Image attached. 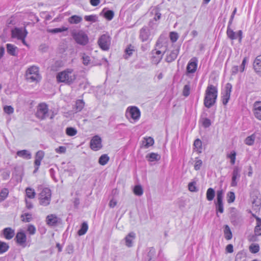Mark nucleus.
<instances>
[{
  "label": "nucleus",
  "instance_id": "6",
  "mask_svg": "<svg viewBox=\"0 0 261 261\" xmlns=\"http://www.w3.org/2000/svg\"><path fill=\"white\" fill-rule=\"evenodd\" d=\"M51 191L48 188L43 189L39 194V203L43 206H47L49 204L51 200Z\"/></svg>",
  "mask_w": 261,
  "mask_h": 261
},
{
  "label": "nucleus",
  "instance_id": "52",
  "mask_svg": "<svg viewBox=\"0 0 261 261\" xmlns=\"http://www.w3.org/2000/svg\"><path fill=\"white\" fill-rule=\"evenodd\" d=\"M222 103L224 105H226L230 99V95L228 94H225V93H224L222 92Z\"/></svg>",
  "mask_w": 261,
  "mask_h": 261
},
{
  "label": "nucleus",
  "instance_id": "33",
  "mask_svg": "<svg viewBox=\"0 0 261 261\" xmlns=\"http://www.w3.org/2000/svg\"><path fill=\"white\" fill-rule=\"evenodd\" d=\"M88 229V225L87 222H84L82 224L81 228L78 231V234L79 236H83L85 234L87 231Z\"/></svg>",
  "mask_w": 261,
  "mask_h": 261
},
{
  "label": "nucleus",
  "instance_id": "44",
  "mask_svg": "<svg viewBox=\"0 0 261 261\" xmlns=\"http://www.w3.org/2000/svg\"><path fill=\"white\" fill-rule=\"evenodd\" d=\"M8 190L6 188L3 189L0 192V201H4L8 196Z\"/></svg>",
  "mask_w": 261,
  "mask_h": 261
},
{
  "label": "nucleus",
  "instance_id": "48",
  "mask_svg": "<svg viewBox=\"0 0 261 261\" xmlns=\"http://www.w3.org/2000/svg\"><path fill=\"white\" fill-rule=\"evenodd\" d=\"M84 19L86 21L95 22L97 20V16L96 15H86Z\"/></svg>",
  "mask_w": 261,
  "mask_h": 261
},
{
  "label": "nucleus",
  "instance_id": "60",
  "mask_svg": "<svg viewBox=\"0 0 261 261\" xmlns=\"http://www.w3.org/2000/svg\"><path fill=\"white\" fill-rule=\"evenodd\" d=\"M4 111L8 114H11L14 112V109L10 106H7L4 108Z\"/></svg>",
  "mask_w": 261,
  "mask_h": 261
},
{
  "label": "nucleus",
  "instance_id": "5",
  "mask_svg": "<svg viewBox=\"0 0 261 261\" xmlns=\"http://www.w3.org/2000/svg\"><path fill=\"white\" fill-rule=\"evenodd\" d=\"M56 114L52 112L51 114L48 111L47 106L45 103H40L38 106V110L36 112V116L41 119H44L49 117L50 119L54 118Z\"/></svg>",
  "mask_w": 261,
  "mask_h": 261
},
{
  "label": "nucleus",
  "instance_id": "51",
  "mask_svg": "<svg viewBox=\"0 0 261 261\" xmlns=\"http://www.w3.org/2000/svg\"><path fill=\"white\" fill-rule=\"evenodd\" d=\"M232 87V86L230 83H227L225 86L224 89L223 91L222 92V93L230 95V93L231 92Z\"/></svg>",
  "mask_w": 261,
  "mask_h": 261
},
{
  "label": "nucleus",
  "instance_id": "31",
  "mask_svg": "<svg viewBox=\"0 0 261 261\" xmlns=\"http://www.w3.org/2000/svg\"><path fill=\"white\" fill-rule=\"evenodd\" d=\"M224 233L225 238L227 240H229L232 239V234L230 227L228 225H225L224 228Z\"/></svg>",
  "mask_w": 261,
  "mask_h": 261
},
{
  "label": "nucleus",
  "instance_id": "21",
  "mask_svg": "<svg viewBox=\"0 0 261 261\" xmlns=\"http://www.w3.org/2000/svg\"><path fill=\"white\" fill-rule=\"evenodd\" d=\"M3 234L5 238L7 240L12 239L15 235L14 230L10 227L5 228L3 230Z\"/></svg>",
  "mask_w": 261,
  "mask_h": 261
},
{
  "label": "nucleus",
  "instance_id": "42",
  "mask_svg": "<svg viewBox=\"0 0 261 261\" xmlns=\"http://www.w3.org/2000/svg\"><path fill=\"white\" fill-rule=\"evenodd\" d=\"M21 218L23 222H29L32 220V215L29 213H24L21 215Z\"/></svg>",
  "mask_w": 261,
  "mask_h": 261
},
{
  "label": "nucleus",
  "instance_id": "35",
  "mask_svg": "<svg viewBox=\"0 0 261 261\" xmlns=\"http://www.w3.org/2000/svg\"><path fill=\"white\" fill-rule=\"evenodd\" d=\"M85 106V102L83 100H77L76 101L75 105V112H80L84 108Z\"/></svg>",
  "mask_w": 261,
  "mask_h": 261
},
{
  "label": "nucleus",
  "instance_id": "2",
  "mask_svg": "<svg viewBox=\"0 0 261 261\" xmlns=\"http://www.w3.org/2000/svg\"><path fill=\"white\" fill-rule=\"evenodd\" d=\"M57 81L59 83H64L70 85L73 83L76 78V75L72 69H67L59 72L57 76Z\"/></svg>",
  "mask_w": 261,
  "mask_h": 261
},
{
  "label": "nucleus",
  "instance_id": "13",
  "mask_svg": "<svg viewBox=\"0 0 261 261\" xmlns=\"http://www.w3.org/2000/svg\"><path fill=\"white\" fill-rule=\"evenodd\" d=\"M90 147L94 150L97 151L102 147L101 139L98 136H94L90 141Z\"/></svg>",
  "mask_w": 261,
  "mask_h": 261
},
{
  "label": "nucleus",
  "instance_id": "59",
  "mask_svg": "<svg viewBox=\"0 0 261 261\" xmlns=\"http://www.w3.org/2000/svg\"><path fill=\"white\" fill-rule=\"evenodd\" d=\"M236 153L233 151L230 154L228 155V157L230 159V163L232 165H234L236 162Z\"/></svg>",
  "mask_w": 261,
  "mask_h": 261
},
{
  "label": "nucleus",
  "instance_id": "40",
  "mask_svg": "<svg viewBox=\"0 0 261 261\" xmlns=\"http://www.w3.org/2000/svg\"><path fill=\"white\" fill-rule=\"evenodd\" d=\"M26 195L27 196L31 199H33L35 198L36 195V193L35 190L31 188H27L25 189Z\"/></svg>",
  "mask_w": 261,
  "mask_h": 261
},
{
  "label": "nucleus",
  "instance_id": "63",
  "mask_svg": "<svg viewBox=\"0 0 261 261\" xmlns=\"http://www.w3.org/2000/svg\"><path fill=\"white\" fill-rule=\"evenodd\" d=\"M55 151L57 153H64L66 151V148L65 146H61L59 147L58 148H57L55 149Z\"/></svg>",
  "mask_w": 261,
  "mask_h": 261
},
{
  "label": "nucleus",
  "instance_id": "10",
  "mask_svg": "<svg viewBox=\"0 0 261 261\" xmlns=\"http://www.w3.org/2000/svg\"><path fill=\"white\" fill-rule=\"evenodd\" d=\"M241 168L238 166H234L232 173V178L230 185L231 187H236L238 181L241 177Z\"/></svg>",
  "mask_w": 261,
  "mask_h": 261
},
{
  "label": "nucleus",
  "instance_id": "4",
  "mask_svg": "<svg viewBox=\"0 0 261 261\" xmlns=\"http://www.w3.org/2000/svg\"><path fill=\"white\" fill-rule=\"evenodd\" d=\"M71 36L75 42L81 45H86L89 42L88 35L82 30L73 31Z\"/></svg>",
  "mask_w": 261,
  "mask_h": 261
},
{
  "label": "nucleus",
  "instance_id": "3",
  "mask_svg": "<svg viewBox=\"0 0 261 261\" xmlns=\"http://www.w3.org/2000/svg\"><path fill=\"white\" fill-rule=\"evenodd\" d=\"M26 80L29 82H38L41 80L39 69L35 66L29 68L25 72Z\"/></svg>",
  "mask_w": 261,
  "mask_h": 261
},
{
  "label": "nucleus",
  "instance_id": "9",
  "mask_svg": "<svg viewBox=\"0 0 261 261\" xmlns=\"http://www.w3.org/2000/svg\"><path fill=\"white\" fill-rule=\"evenodd\" d=\"M141 113L139 109L135 106L129 107L127 108L126 116H129L134 121L139 120L140 117Z\"/></svg>",
  "mask_w": 261,
  "mask_h": 261
},
{
  "label": "nucleus",
  "instance_id": "43",
  "mask_svg": "<svg viewBox=\"0 0 261 261\" xmlns=\"http://www.w3.org/2000/svg\"><path fill=\"white\" fill-rule=\"evenodd\" d=\"M134 193L135 195L140 196L143 193V190L140 185H137L134 188Z\"/></svg>",
  "mask_w": 261,
  "mask_h": 261
},
{
  "label": "nucleus",
  "instance_id": "8",
  "mask_svg": "<svg viewBox=\"0 0 261 261\" xmlns=\"http://www.w3.org/2000/svg\"><path fill=\"white\" fill-rule=\"evenodd\" d=\"M98 43L99 47L102 50H107L109 49L111 43V38L109 35L103 34L99 38Z\"/></svg>",
  "mask_w": 261,
  "mask_h": 261
},
{
  "label": "nucleus",
  "instance_id": "34",
  "mask_svg": "<svg viewBox=\"0 0 261 261\" xmlns=\"http://www.w3.org/2000/svg\"><path fill=\"white\" fill-rule=\"evenodd\" d=\"M255 138V134H253L246 138L245 140V143L249 146L252 145L254 144Z\"/></svg>",
  "mask_w": 261,
  "mask_h": 261
},
{
  "label": "nucleus",
  "instance_id": "26",
  "mask_svg": "<svg viewBox=\"0 0 261 261\" xmlns=\"http://www.w3.org/2000/svg\"><path fill=\"white\" fill-rule=\"evenodd\" d=\"M215 195H216V192H215L214 189H213L212 188H208L207 190L206 193V199L209 201H212L214 199V198L215 196Z\"/></svg>",
  "mask_w": 261,
  "mask_h": 261
},
{
  "label": "nucleus",
  "instance_id": "54",
  "mask_svg": "<svg viewBox=\"0 0 261 261\" xmlns=\"http://www.w3.org/2000/svg\"><path fill=\"white\" fill-rule=\"evenodd\" d=\"M134 47L130 44L125 49V52L126 55H127L128 57H130L133 54V51H134Z\"/></svg>",
  "mask_w": 261,
  "mask_h": 261
},
{
  "label": "nucleus",
  "instance_id": "12",
  "mask_svg": "<svg viewBox=\"0 0 261 261\" xmlns=\"http://www.w3.org/2000/svg\"><path fill=\"white\" fill-rule=\"evenodd\" d=\"M226 34L228 38L230 39L235 40L238 38L239 41L240 42L242 41L243 32L241 30H239L238 32H235L230 28V27H227Z\"/></svg>",
  "mask_w": 261,
  "mask_h": 261
},
{
  "label": "nucleus",
  "instance_id": "62",
  "mask_svg": "<svg viewBox=\"0 0 261 261\" xmlns=\"http://www.w3.org/2000/svg\"><path fill=\"white\" fill-rule=\"evenodd\" d=\"M195 185H196V183L195 182H191L189 184L188 188H189V190L191 192H196L197 191V189Z\"/></svg>",
  "mask_w": 261,
  "mask_h": 261
},
{
  "label": "nucleus",
  "instance_id": "36",
  "mask_svg": "<svg viewBox=\"0 0 261 261\" xmlns=\"http://www.w3.org/2000/svg\"><path fill=\"white\" fill-rule=\"evenodd\" d=\"M235 261H246V255L243 251L239 252L235 258Z\"/></svg>",
  "mask_w": 261,
  "mask_h": 261
},
{
  "label": "nucleus",
  "instance_id": "55",
  "mask_svg": "<svg viewBox=\"0 0 261 261\" xmlns=\"http://www.w3.org/2000/svg\"><path fill=\"white\" fill-rule=\"evenodd\" d=\"M202 164V161L198 159L197 158L196 159L195 163L194 164V169L195 170H200L201 166Z\"/></svg>",
  "mask_w": 261,
  "mask_h": 261
},
{
  "label": "nucleus",
  "instance_id": "41",
  "mask_svg": "<svg viewBox=\"0 0 261 261\" xmlns=\"http://www.w3.org/2000/svg\"><path fill=\"white\" fill-rule=\"evenodd\" d=\"M160 10L159 7H155L152 11V13L154 14V20L157 21L161 18V13L160 12Z\"/></svg>",
  "mask_w": 261,
  "mask_h": 261
},
{
  "label": "nucleus",
  "instance_id": "47",
  "mask_svg": "<svg viewBox=\"0 0 261 261\" xmlns=\"http://www.w3.org/2000/svg\"><path fill=\"white\" fill-rule=\"evenodd\" d=\"M259 246L257 244H252L249 246V250L252 253H256L259 251Z\"/></svg>",
  "mask_w": 261,
  "mask_h": 261
},
{
  "label": "nucleus",
  "instance_id": "46",
  "mask_svg": "<svg viewBox=\"0 0 261 261\" xmlns=\"http://www.w3.org/2000/svg\"><path fill=\"white\" fill-rule=\"evenodd\" d=\"M235 194L233 192H229L227 194V201L229 203H232L235 200Z\"/></svg>",
  "mask_w": 261,
  "mask_h": 261
},
{
  "label": "nucleus",
  "instance_id": "24",
  "mask_svg": "<svg viewBox=\"0 0 261 261\" xmlns=\"http://www.w3.org/2000/svg\"><path fill=\"white\" fill-rule=\"evenodd\" d=\"M154 144V140L152 138L149 137L145 138L144 140L142 141V145L145 148H147L153 145Z\"/></svg>",
  "mask_w": 261,
  "mask_h": 261
},
{
  "label": "nucleus",
  "instance_id": "58",
  "mask_svg": "<svg viewBox=\"0 0 261 261\" xmlns=\"http://www.w3.org/2000/svg\"><path fill=\"white\" fill-rule=\"evenodd\" d=\"M202 123L203 126L205 127H208L211 125V121L210 119L207 118H204L202 119Z\"/></svg>",
  "mask_w": 261,
  "mask_h": 261
},
{
  "label": "nucleus",
  "instance_id": "30",
  "mask_svg": "<svg viewBox=\"0 0 261 261\" xmlns=\"http://www.w3.org/2000/svg\"><path fill=\"white\" fill-rule=\"evenodd\" d=\"M194 146L195 151L197 152L198 153L202 152V142L200 139H197L195 140Z\"/></svg>",
  "mask_w": 261,
  "mask_h": 261
},
{
  "label": "nucleus",
  "instance_id": "1",
  "mask_svg": "<svg viewBox=\"0 0 261 261\" xmlns=\"http://www.w3.org/2000/svg\"><path fill=\"white\" fill-rule=\"evenodd\" d=\"M218 95V89L213 85H208L206 88L204 98V105L210 108L215 105Z\"/></svg>",
  "mask_w": 261,
  "mask_h": 261
},
{
  "label": "nucleus",
  "instance_id": "56",
  "mask_svg": "<svg viewBox=\"0 0 261 261\" xmlns=\"http://www.w3.org/2000/svg\"><path fill=\"white\" fill-rule=\"evenodd\" d=\"M178 35L177 33L172 32L170 33V38L172 42H176L178 38Z\"/></svg>",
  "mask_w": 261,
  "mask_h": 261
},
{
  "label": "nucleus",
  "instance_id": "25",
  "mask_svg": "<svg viewBox=\"0 0 261 261\" xmlns=\"http://www.w3.org/2000/svg\"><path fill=\"white\" fill-rule=\"evenodd\" d=\"M253 67L256 72H259L261 70V55L257 56L253 63Z\"/></svg>",
  "mask_w": 261,
  "mask_h": 261
},
{
  "label": "nucleus",
  "instance_id": "38",
  "mask_svg": "<svg viewBox=\"0 0 261 261\" xmlns=\"http://www.w3.org/2000/svg\"><path fill=\"white\" fill-rule=\"evenodd\" d=\"M109 161V157L106 154H102L100 156L98 163L101 165H105Z\"/></svg>",
  "mask_w": 261,
  "mask_h": 261
},
{
  "label": "nucleus",
  "instance_id": "17",
  "mask_svg": "<svg viewBox=\"0 0 261 261\" xmlns=\"http://www.w3.org/2000/svg\"><path fill=\"white\" fill-rule=\"evenodd\" d=\"M197 67V60L196 58H194L191 59L187 66V71L188 73H194Z\"/></svg>",
  "mask_w": 261,
  "mask_h": 261
},
{
  "label": "nucleus",
  "instance_id": "29",
  "mask_svg": "<svg viewBox=\"0 0 261 261\" xmlns=\"http://www.w3.org/2000/svg\"><path fill=\"white\" fill-rule=\"evenodd\" d=\"M146 158L148 159V161L153 162L155 161H159L160 159L161 156L158 153L152 152L148 154L146 156Z\"/></svg>",
  "mask_w": 261,
  "mask_h": 261
},
{
  "label": "nucleus",
  "instance_id": "18",
  "mask_svg": "<svg viewBox=\"0 0 261 261\" xmlns=\"http://www.w3.org/2000/svg\"><path fill=\"white\" fill-rule=\"evenodd\" d=\"M15 239L17 243L20 246L24 247L27 241V236L23 231L18 232L16 234Z\"/></svg>",
  "mask_w": 261,
  "mask_h": 261
},
{
  "label": "nucleus",
  "instance_id": "15",
  "mask_svg": "<svg viewBox=\"0 0 261 261\" xmlns=\"http://www.w3.org/2000/svg\"><path fill=\"white\" fill-rule=\"evenodd\" d=\"M179 47H176L174 49L172 50L169 54H167L165 61L168 63H171L174 61L179 54Z\"/></svg>",
  "mask_w": 261,
  "mask_h": 261
},
{
  "label": "nucleus",
  "instance_id": "57",
  "mask_svg": "<svg viewBox=\"0 0 261 261\" xmlns=\"http://www.w3.org/2000/svg\"><path fill=\"white\" fill-rule=\"evenodd\" d=\"M82 59H83V63L85 65H89L90 62V61H91L90 57L89 56L86 55L85 54L82 56Z\"/></svg>",
  "mask_w": 261,
  "mask_h": 261
},
{
  "label": "nucleus",
  "instance_id": "53",
  "mask_svg": "<svg viewBox=\"0 0 261 261\" xmlns=\"http://www.w3.org/2000/svg\"><path fill=\"white\" fill-rule=\"evenodd\" d=\"M190 86L189 84L186 85L183 89L182 94L183 95L187 97L190 94Z\"/></svg>",
  "mask_w": 261,
  "mask_h": 261
},
{
  "label": "nucleus",
  "instance_id": "37",
  "mask_svg": "<svg viewBox=\"0 0 261 261\" xmlns=\"http://www.w3.org/2000/svg\"><path fill=\"white\" fill-rule=\"evenodd\" d=\"M9 248L8 243L0 241V254L7 252Z\"/></svg>",
  "mask_w": 261,
  "mask_h": 261
},
{
  "label": "nucleus",
  "instance_id": "39",
  "mask_svg": "<svg viewBox=\"0 0 261 261\" xmlns=\"http://www.w3.org/2000/svg\"><path fill=\"white\" fill-rule=\"evenodd\" d=\"M68 30V28L65 27H62L60 28H55V29H51L48 30V32L49 33H51L53 34H56L58 33L63 32L64 31H66Z\"/></svg>",
  "mask_w": 261,
  "mask_h": 261
},
{
  "label": "nucleus",
  "instance_id": "27",
  "mask_svg": "<svg viewBox=\"0 0 261 261\" xmlns=\"http://www.w3.org/2000/svg\"><path fill=\"white\" fill-rule=\"evenodd\" d=\"M256 220V225L254 228V233L256 236L261 235V219L255 217Z\"/></svg>",
  "mask_w": 261,
  "mask_h": 261
},
{
  "label": "nucleus",
  "instance_id": "32",
  "mask_svg": "<svg viewBox=\"0 0 261 261\" xmlns=\"http://www.w3.org/2000/svg\"><path fill=\"white\" fill-rule=\"evenodd\" d=\"M17 48L16 46L11 44H7V50L8 54L15 56L16 55V50Z\"/></svg>",
  "mask_w": 261,
  "mask_h": 261
},
{
  "label": "nucleus",
  "instance_id": "28",
  "mask_svg": "<svg viewBox=\"0 0 261 261\" xmlns=\"http://www.w3.org/2000/svg\"><path fill=\"white\" fill-rule=\"evenodd\" d=\"M82 21V17L78 15H72L68 18V22L70 24H77Z\"/></svg>",
  "mask_w": 261,
  "mask_h": 261
},
{
  "label": "nucleus",
  "instance_id": "64",
  "mask_svg": "<svg viewBox=\"0 0 261 261\" xmlns=\"http://www.w3.org/2000/svg\"><path fill=\"white\" fill-rule=\"evenodd\" d=\"M247 61V59L246 57H245L243 59L242 64L240 67V72H242L244 71Z\"/></svg>",
  "mask_w": 261,
  "mask_h": 261
},
{
  "label": "nucleus",
  "instance_id": "45",
  "mask_svg": "<svg viewBox=\"0 0 261 261\" xmlns=\"http://www.w3.org/2000/svg\"><path fill=\"white\" fill-rule=\"evenodd\" d=\"M66 133L69 136H74L77 134V130L75 128L72 127H67Z\"/></svg>",
  "mask_w": 261,
  "mask_h": 261
},
{
  "label": "nucleus",
  "instance_id": "16",
  "mask_svg": "<svg viewBox=\"0 0 261 261\" xmlns=\"http://www.w3.org/2000/svg\"><path fill=\"white\" fill-rule=\"evenodd\" d=\"M150 36V30L148 27H144L140 30L139 37L142 41L145 42L148 40Z\"/></svg>",
  "mask_w": 261,
  "mask_h": 261
},
{
  "label": "nucleus",
  "instance_id": "49",
  "mask_svg": "<svg viewBox=\"0 0 261 261\" xmlns=\"http://www.w3.org/2000/svg\"><path fill=\"white\" fill-rule=\"evenodd\" d=\"M104 16L106 19L111 20L114 17V13L112 10H108L105 12Z\"/></svg>",
  "mask_w": 261,
  "mask_h": 261
},
{
  "label": "nucleus",
  "instance_id": "50",
  "mask_svg": "<svg viewBox=\"0 0 261 261\" xmlns=\"http://www.w3.org/2000/svg\"><path fill=\"white\" fill-rule=\"evenodd\" d=\"M36 229L34 225L29 224L28 225L27 232L30 235H34L36 233Z\"/></svg>",
  "mask_w": 261,
  "mask_h": 261
},
{
  "label": "nucleus",
  "instance_id": "61",
  "mask_svg": "<svg viewBox=\"0 0 261 261\" xmlns=\"http://www.w3.org/2000/svg\"><path fill=\"white\" fill-rule=\"evenodd\" d=\"M164 54H162V55H161L160 56H153V60H152V62L154 63V64H158V63H159L161 60L163 58V56L164 55Z\"/></svg>",
  "mask_w": 261,
  "mask_h": 261
},
{
  "label": "nucleus",
  "instance_id": "11",
  "mask_svg": "<svg viewBox=\"0 0 261 261\" xmlns=\"http://www.w3.org/2000/svg\"><path fill=\"white\" fill-rule=\"evenodd\" d=\"M28 32L25 28H15L11 31V36L13 38L20 39L24 35L27 36Z\"/></svg>",
  "mask_w": 261,
  "mask_h": 261
},
{
  "label": "nucleus",
  "instance_id": "7",
  "mask_svg": "<svg viewBox=\"0 0 261 261\" xmlns=\"http://www.w3.org/2000/svg\"><path fill=\"white\" fill-rule=\"evenodd\" d=\"M224 192L222 190H219L216 193V200L215 201L216 211L217 213H223L224 212V204L223 199Z\"/></svg>",
  "mask_w": 261,
  "mask_h": 261
},
{
  "label": "nucleus",
  "instance_id": "23",
  "mask_svg": "<svg viewBox=\"0 0 261 261\" xmlns=\"http://www.w3.org/2000/svg\"><path fill=\"white\" fill-rule=\"evenodd\" d=\"M16 154L17 156L26 160H29L32 158L31 153L27 150H21L18 151L16 152Z\"/></svg>",
  "mask_w": 261,
  "mask_h": 261
},
{
  "label": "nucleus",
  "instance_id": "19",
  "mask_svg": "<svg viewBox=\"0 0 261 261\" xmlns=\"http://www.w3.org/2000/svg\"><path fill=\"white\" fill-rule=\"evenodd\" d=\"M135 238V233L134 232H129L124 238L125 245L128 247H132L133 241Z\"/></svg>",
  "mask_w": 261,
  "mask_h": 261
},
{
  "label": "nucleus",
  "instance_id": "22",
  "mask_svg": "<svg viewBox=\"0 0 261 261\" xmlns=\"http://www.w3.org/2000/svg\"><path fill=\"white\" fill-rule=\"evenodd\" d=\"M44 156V152L42 150H39L36 153L34 165L40 166L41 162Z\"/></svg>",
  "mask_w": 261,
  "mask_h": 261
},
{
  "label": "nucleus",
  "instance_id": "14",
  "mask_svg": "<svg viewBox=\"0 0 261 261\" xmlns=\"http://www.w3.org/2000/svg\"><path fill=\"white\" fill-rule=\"evenodd\" d=\"M252 112L254 117L261 120V101H257L253 103Z\"/></svg>",
  "mask_w": 261,
  "mask_h": 261
},
{
  "label": "nucleus",
  "instance_id": "20",
  "mask_svg": "<svg viewBox=\"0 0 261 261\" xmlns=\"http://www.w3.org/2000/svg\"><path fill=\"white\" fill-rule=\"evenodd\" d=\"M58 222V218L55 214L48 215L46 218V224L50 226L56 225Z\"/></svg>",
  "mask_w": 261,
  "mask_h": 261
}]
</instances>
